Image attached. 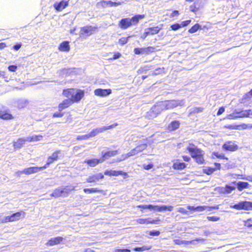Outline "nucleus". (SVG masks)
I'll use <instances>...</instances> for the list:
<instances>
[{
	"label": "nucleus",
	"mask_w": 252,
	"mask_h": 252,
	"mask_svg": "<svg viewBox=\"0 0 252 252\" xmlns=\"http://www.w3.org/2000/svg\"><path fill=\"white\" fill-rule=\"evenodd\" d=\"M184 105L183 100H169L160 102L152 108L153 112L159 113L163 110L173 109L178 106Z\"/></svg>",
	"instance_id": "f257e3e1"
},
{
	"label": "nucleus",
	"mask_w": 252,
	"mask_h": 252,
	"mask_svg": "<svg viewBox=\"0 0 252 252\" xmlns=\"http://www.w3.org/2000/svg\"><path fill=\"white\" fill-rule=\"evenodd\" d=\"M144 15H137L131 18H124L119 22V26L122 29H126L132 25H136L139 20L144 18Z\"/></svg>",
	"instance_id": "f03ea898"
},
{
	"label": "nucleus",
	"mask_w": 252,
	"mask_h": 252,
	"mask_svg": "<svg viewBox=\"0 0 252 252\" xmlns=\"http://www.w3.org/2000/svg\"><path fill=\"white\" fill-rule=\"evenodd\" d=\"M231 208L235 209L236 210H245L250 211L252 210V202L250 201H241L238 203L234 205L230 206Z\"/></svg>",
	"instance_id": "7ed1b4c3"
},
{
	"label": "nucleus",
	"mask_w": 252,
	"mask_h": 252,
	"mask_svg": "<svg viewBox=\"0 0 252 252\" xmlns=\"http://www.w3.org/2000/svg\"><path fill=\"white\" fill-rule=\"evenodd\" d=\"M193 158L201 155H204V152L198 148L193 144H189L187 148Z\"/></svg>",
	"instance_id": "20e7f679"
},
{
	"label": "nucleus",
	"mask_w": 252,
	"mask_h": 252,
	"mask_svg": "<svg viewBox=\"0 0 252 252\" xmlns=\"http://www.w3.org/2000/svg\"><path fill=\"white\" fill-rule=\"evenodd\" d=\"M96 28L91 26H87L81 28L80 36L84 35L89 36L92 34L96 30Z\"/></svg>",
	"instance_id": "39448f33"
},
{
	"label": "nucleus",
	"mask_w": 252,
	"mask_h": 252,
	"mask_svg": "<svg viewBox=\"0 0 252 252\" xmlns=\"http://www.w3.org/2000/svg\"><path fill=\"white\" fill-rule=\"evenodd\" d=\"M122 4L121 2H113L111 0H102L97 3V6L102 7L118 6Z\"/></svg>",
	"instance_id": "423d86ee"
},
{
	"label": "nucleus",
	"mask_w": 252,
	"mask_h": 252,
	"mask_svg": "<svg viewBox=\"0 0 252 252\" xmlns=\"http://www.w3.org/2000/svg\"><path fill=\"white\" fill-rule=\"evenodd\" d=\"M112 93L111 89H97L94 90V94L95 95L105 97L109 95Z\"/></svg>",
	"instance_id": "0eeeda50"
},
{
	"label": "nucleus",
	"mask_w": 252,
	"mask_h": 252,
	"mask_svg": "<svg viewBox=\"0 0 252 252\" xmlns=\"http://www.w3.org/2000/svg\"><path fill=\"white\" fill-rule=\"evenodd\" d=\"M73 95L72 96L71 100L72 102H78L79 101L84 95V91L82 90H76L74 89Z\"/></svg>",
	"instance_id": "6e6552de"
},
{
	"label": "nucleus",
	"mask_w": 252,
	"mask_h": 252,
	"mask_svg": "<svg viewBox=\"0 0 252 252\" xmlns=\"http://www.w3.org/2000/svg\"><path fill=\"white\" fill-rule=\"evenodd\" d=\"M237 186V188L239 191H242L245 189H248L249 187V184L248 182L240 181L236 182L235 181L233 182L231 184Z\"/></svg>",
	"instance_id": "1a4fd4ad"
},
{
	"label": "nucleus",
	"mask_w": 252,
	"mask_h": 252,
	"mask_svg": "<svg viewBox=\"0 0 252 252\" xmlns=\"http://www.w3.org/2000/svg\"><path fill=\"white\" fill-rule=\"evenodd\" d=\"M67 1L62 0L59 3H56L54 4L55 9L58 11H61L68 6Z\"/></svg>",
	"instance_id": "9d476101"
},
{
	"label": "nucleus",
	"mask_w": 252,
	"mask_h": 252,
	"mask_svg": "<svg viewBox=\"0 0 252 252\" xmlns=\"http://www.w3.org/2000/svg\"><path fill=\"white\" fill-rule=\"evenodd\" d=\"M118 154V151H111L104 153L103 151L102 152V157L101 158V161L103 162L106 159L113 157Z\"/></svg>",
	"instance_id": "9b49d317"
},
{
	"label": "nucleus",
	"mask_w": 252,
	"mask_h": 252,
	"mask_svg": "<svg viewBox=\"0 0 252 252\" xmlns=\"http://www.w3.org/2000/svg\"><path fill=\"white\" fill-rule=\"evenodd\" d=\"M63 240L62 237H57L51 238L46 243V245L48 246H53L60 244Z\"/></svg>",
	"instance_id": "f8f14e48"
},
{
	"label": "nucleus",
	"mask_w": 252,
	"mask_h": 252,
	"mask_svg": "<svg viewBox=\"0 0 252 252\" xmlns=\"http://www.w3.org/2000/svg\"><path fill=\"white\" fill-rule=\"evenodd\" d=\"M222 147L225 150L230 151H235L238 149L237 145L231 142L224 144Z\"/></svg>",
	"instance_id": "ddd939ff"
},
{
	"label": "nucleus",
	"mask_w": 252,
	"mask_h": 252,
	"mask_svg": "<svg viewBox=\"0 0 252 252\" xmlns=\"http://www.w3.org/2000/svg\"><path fill=\"white\" fill-rule=\"evenodd\" d=\"M25 216V213L23 211L14 213L11 215L12 221L19 220L21 218H24Z\"/></svg>",
	"instance_id": "4468645a"
},
{
	"label": "nucleus",
	"mask_w": 252,
	"mask_h": 252,
	"mask_svg": "<svg viewBox=\"0 0 252 252\" xmlns=\"http://www.w3.org/2000/svg\"><path fill=\"white\" fill-rule=\"evenodd\" d=\"M73 103L72 100L70 99H66L64 100L59 105V110L62 111L63 110L69 106Z\"/></svg>",
	"instance_id": "2eb2a0df"
},
{
	"label": "nucleus",
	"mask_w": 252,
	"mask_h": 252,
	"mask_svg": "<svg viewBox=\"0 0 252 252\" xmlns=\"http://www.w3.org/2000/svg\"><path fill=\"white\" fill-rule=\"evenodd\" d=\"M180 126V122L179 121H173L168 126L167 129L170 131H175Z\"/></svg>",
	"instance_id": "dca6fc26"
},
{
	"label": "nucleus",
	"mask_w": 252,
	"mask_h": 252,
	"mask_svg": "<svg viewBox=\"0 0 252 252\" xmlns=\"http://www.w3.org/2000/svg\"><path fill=\"white\" fill-rule=\"evenodd\" d=\"M160 30H161V28L158 26L147 28L146 29V34L147 35H154L158 33Z\"/></svg>",
	"instance_id": "f3484780"
},
{
	"label": "nucleus",
	"mask_w": 252,
	"mask_h": 252,
	"mask_svg": "<svg viewBox=\"0 0 252 252\" xmlns=\"http://www.w3.org/2000/svg\"><path fill=\"white\" fill-rule=\"evenodd\" d=\"M236 114H238L239 118L243 117H250L252 116V110H242L240 112H236Z\"/></svg>",
	"instance_id": "a211bd4d"
},
{
	"label": "nucleus",
	"mask_w": 252,
	"mask_h": 252,
	"mask_svg": "<svg viewBox=\"0 0 252 252\" xmlns=\"http://www.w3.org/2000/svg\"><path fill=\"white\" fill-rule=\"evenodd\" d=\"M39 171L38 167H31L23 170V172L27 175L37 173Z\"/></svg>",
	"instance_id": "6ab92c4d"
},
{
	"label": "nucleus",
	"mask_w": 252,
	"mask_h": 252,
	"mask_svg": "<svg viewBox=\"0 0 252 252\" xmlns=\"http://www.w3.org/2000/svg\"><path fill=\"white\" fill-rule=\"evenodd\" d=\"M137 222L139 224H149V223H156L157 220H151V219H138L136 220Z\"/></svg>",
	"instance_id": "aec40b11"
},
{
	"label": "nucleus",
	"mask_w": 252,
	"mask_h": 252,
	"mask_svg": "<svg viewBox=\"0 0 252 252\" xmlns=\"http://www.w3.org/2000/svg\"><path fill=\"white\" fill-rule=\"evenodd\" d=\"M188 209L189 210H192V211H196V212H201V211H204L205 210H208V206H197V207H195L194 206H188Z\"/></svg>",
	"instance_id": "412c9836"
},
{
	"label": "nucleus",
	"mask_w": 252,
	"mask_h": 252,
	"mask_svg": "<svg viewBox=\"0 0 252 252\" xmlns=\"http://www.w3.org/2000/svg\"><path fill=\"white\" fill-rule=\"evenodd\" d=\"M59 49L61 51L68 52L70 50L69 42L68 41L62 42L60 44Z\"/></svg>",
	"instance_id": "4be33fe9"
},
{
	"label": "nucleus",
	"mask_w": 252,
	"mask_h": 252,
	"mask_svg": "<svg viewBox=\"0 0 252 252\" xmlns=\"http://www.w3.org/2000/svg\"><path fill=\"white\" fill-rule=\"evenodd\" d=\"M61 153L60 150L55 152L53 154L48 158V160L52 163L54 161L57 160L58 158V155Z\"/></svg>",
	"instance_id": "5701e85b"
},
{
	"label": "nucleus",
	"mask_w": 252,
	"mask_h": 252,
	"mask_svg": "<svg viewBox=\"0 0 252 252\" xmlns=\"http://www.w3.org/2000/svg\"><path fill=\"white\" fill-rule=\"evenodd\" d=\"M124 173L123 171H118L115 170H107L104 172L105 175L117 176L119 175H123Z\"/></svg>",
	"instance_id": "b1692460"
},
{
	"label": "nucleus",
	"mask_w": 252,
	"mask_h": 252,
	"mask_svg": "<svg viewBox=\"0 0 252 252\" xmlns=\"http://www.w3.org/2000/svg\"><path fill=\"white\" fill-rule=\"evenodd\" d=\"M85 162L87 163V164L91 167H94L98 163L102 162L101 161V158H100L99 159H89V160L85 161Z\"/></svg>",
	"instance_id": "393cba45"
},
{
	"label": "nucleus",
	"mask_w": 252,
	"mask_h": 252,
	"mask_svg": "<svg viewBox=\"0 0 252 252\" xmlns=\"http://www.w3.org/2000/svg\"><path fill=\"white\" fill-rule=\"evenodd\" d=\"M72 72V70L70 68H64L60 71L59 75L63 77L67 76L70 75Z\"/></svg>",
	"instance_id": "a878e982"
},
{
	"label": "nucleus",
	"mask_w": 252,
	"mask_h": 252,
	"mask_svg": "<svg viewBox=\"0 0 252 252\" xmlns=\"http://www.w3.org/2000/svg\"><path fill=\"white\" fill-rule=\"evenodd\" d=\"M236 189V187L234 185V186L226 185L223 189H222L221 191L223 193H230L232 191L235 190Z\"/></svg>",
	"instance_id": "bb28decb"
},
{
	"label": "nucleus",
	"mask_w": 252,
	"mask_h": 252,
	"mask_svg": "<svg viewBox=\"0 0 252 252\" xmlns=\"http://www.w3.org/2000/svg\"><path fill=\"white\" fill-rule=\"evenodd\" d=\"M24 144L25 141L24 138H22L18 139L16 142H14L13 146L15 149H20Z\"/></svg>",
	"instance_id": "cd10ccee"
},
{
	"label": "nucleus",
	"mask_w": 252,
	"mask_h": 252,
	"mask_svg": "<svg viewBox=\"0 0 252 252\" xmlns=\"http://www.w3.org/2000/svg\"><path fill=\"white\" fill-rule=\"evenodd\" d=\"M74 89H68L67 90H64L63 92V94L64 96L67 97H71L73 95Z\"/></svg>",
	"instance_id": "c85d7f7f"
},
{
	"label": "nucleus",
	"mask_w": 252,
	"mask_h": 252,
	"mask_svg": "<svg viewBox=\"0 0 252 252\" xmlns=\"http://www.w3.org/2000/svg\"><path fill=\"white\" fill-rule=\"evenodd\" d=\"M0 118L3 120H10L12 118L11 114L0 110Z\"/></svg>",
	"instance_id": "c756f323"
},
{
	"label": "nucleus",
	"mask_w": 252,
	"mask_h": 252,
	"mask_svg": "<svg viewBox=\"0 0 252 252\" xmlns=\"http://www.w3.org/2000/svg\"><path fill=\"white\" fill-rule=\"evenodd\" d=\"M186 167V164L184 162H176L173 165L174 169H183Z\"/></svg>",
	"instance_id": "7c9ffc66"
},
{
	"label": "nucleus",
	"mask_w": 252,
	"mask_h": 252,
	"mask_svg": "<svg viewBox=\"0 0 252 252\" xmlns=\"http://www.w3.org/2000/svg\"><path fill=\"white\" fill-rule=\"evenodd\" d=\"M117 125V124H115V125H110L109 126H102L100 127H97V131H98V133H100L103 132V131H104L106 130L111 129V128H113L114 127V126H116Z\"/></svg>",
	"instance_id": "2f4dec72"
},
{
	"label": "nucleus",
	"mask_w": 252,
	"mask_h": 252,
	"mask_svg": "<svg viewBox=\"0 0 252 252\" xmlns=\"http://www.w3.org/2000/svg\"><path fill=\"white\" fill-rule=\"evenodd\" d=\"M151 247L149 246H143L141 247H136L133 249L135 252H144L151 249Z\"/></svg>",
	"instance_id": "473e14b6"
},
{
	"label": "nucleus",
	"mask_w": 252,
	"mask_h": 252,
	"mask_svg": "<svg viewBox=\"0 0 252 252\" xmlns=\"http://www.w3.org/2000/svg\"><path fill=\"white\" fill-rule=\"evenodd\" d=\"M147 144L146 143L142 144L135 147V150H136V153H138L145 150L147 148Z\"/></svg>",
	"instance_id": "72a5a7b5"
},
{
	"label": "nucleus",
	"mask_w": 252,
	"mask_h": 252,
	"mask_svg": "<svg viewBox=\"0 0 252 252\" xmlns=\"http://www.w3.org/2000/svg\"><path fill=\"white\" fill-rule=\"evenodd\" d=\"M84 191L87 193H91L94 192H101L102 191L97 188L84 189Z\"/></svg>",
	"instance_id": "f704fd0d"
},
{
	"label": "nucleus",
	"mask_w": 252,
	"mask_h": 252,
	"mask_svg": "<svg viewBox=\"0 0 252 252\" xmlns=\"http://www.w3.org/2000/svg\"><path fill=\"white\" fill-rule=\"evenodd\" d=\"M51 195L55 197H62L63 194H62L61 188L56 189Z\"/></svg>",
	"instance_id": "c9c22d12"
},
{
	"label": "nucleus",
	"mask_w": 252,
	"mask_h": 252,
	"mask_svg": "<svg viewBox=\"0 0 252 252\" xmlns=\"http://www.w3.org/2000/svg\"><path fill=\"white\" fill-rule=\"evenodd\" d=\"M134 52L136 55L146 54L145 48H136L134 50Z\"/></svg>",
	"instance_id": "e433bc0d"
},
{
	"label": "nucleus",
	"mask_w": 252,
	"mask_h": 252,
	"mask_svg": "<svg viewBox=\"0 0 252 252\" xmlns=\"http://www.w3.org/2000/svg\"><path fill=\"white\" fill-rule=\"evenodd\" d=\"M174 242L176 244H177V245H181V244H188V243H189V244H194V241H183V240H180V239H176L174 240Z\"/></svg>",
	"instance_id": "4c0bfd02"
},
{
	"label": "nucleus",
	"mask_w": 252,
	"mask_h": 252,
	"mask_svg": "<svg viewBox=\"0 0 252 252\" xmlns=\"http://www.w3.org/2000/svg\"><path fill=\"white\" fill-rule=\"evenodd\" d=\"M216 170L215 168L206 167L203 169L204 173L207 175H211Z\"/></svg>",
	"instance_id": "58836bf2"
},
{
	"label": "nucleus",
	"mask_w": 252,
	"mask_h": 252,
	"mask_svg": "<svg viewBox=\"0 0 252 252\" xmlns=\"http://www.w3.org/2000/svg\"><path fill=\"white\" fill-rule=\"evenodd\" d=\"M173 207L172 206H166V205H162L160 206V212L168 211H172L173 210Z\"/></svg>",
	"instance_id": "ea45409f"
},
{
	"label": "nucleus",
	"mask_w": 252,
	"mask_h": 252,
	"mask_svg": "<svg viewBox=\"0 0 252 252\" xmlns=\"http://www.w3.org/2000/svg\"><path fill=\"white\" fill-rule=\"evenodd\" d=\"M63 188L64 189L66 193H67L68 194L71 191L75 189V187L73 186H65L64 187H63Z\"/></svg>",
	"instance_id": "a19ab883"
},
{
	"label": "nucleus",
	"mask_w": 252,
	"mask_h": 252,
	"mask_svg": "<svg viewBox=\"0 0 252 252\" xmlns=\"http://www.w3.org/2000/svg\"><path fill=\"white\" fill-rule=\"evenodd\" d=\"M203 155H201L198 157H196L194 159H195L196 162L198 164H203L204 161V159L203 158Z\"/></svg>",
	"instance_id": "79ce46f5"
},
{
	"label": "nucleus",
	"mask_w": 252,
	"mask_h": 252,
	"mask_svg": "<svg viewBox=\"0 0 252 252\" xmlns=\"http://www.w3.org/2000/svg\"><path fill=\"white\" fill-rule=\"evenodd\" d=\"M42 138V136L40 135H34L31 136L32 142L39 141L41 140Z\"/></svg>",
	"instance_id": "37998d69"
},
{
	"label": "nucleus",
	"mask_w": 252,
	"mask_h": 252,
	"mask_svg": "<svg viewBox=\"0 0 252 252\" xmlns=\"http://www.w3.org/2000/svg\"><path fill=\"white\" fill-rule=\"evenodd\" d=\"M199 27L200 26L198 24H195L189 30V32L191 33L195 32L198 30Z\"/></svg>",
	"instance_id": "c03bdc74"
},
{
	"label": "nucleus",
	"mask_w": 252,
	"mask_h": 252,
	"mask_svg": "<svg viewBox=\"0 0 252 252\" xmlns=\"http://www.w3.org/2000/svg\"><path fill=\"white\" fill-rule=\"evenodd\" d=\"M98 134H99L98 131H97V128L93 129L89 133H88V135L90 137V138L94 137L95 136L97 135Z\"/></svg>",
	"instance_id": "a18cd8bd"
},
{
	"label": "nucleus",
	"mask_w": 252,
	"mask_h": 252,
	"mask_svg": "<svg viewBox=\"0 0 252 252\" xmlns=\"http://www.w3.org/2000/svg\"><path fill=\"white\" fill-rule=\"evenodd\" d=\"M7 222H12L11 216H6L3 219H0V223H5Z\"/></svg>",
	"instance_id": "49530a36"
},
{
	"label": "nucleus",
	"mask_w": 252,
	"mask_h": 252,
	"mask_svg": "<svg viewBox=\"0 0 252 252\" xmlns=\"http://www.w3.org/2000/svg\"><path fill=\"white\" fill-rule=\"evenodd\" d=\"M130 37V36H128L127 37H122L119 40V43L121 45H124L126 44L127 42L128 39Z\"/></svg>",
	"instance_id": "de8ad7c7"
},
{
	"label": "nucleus",
	"mask_w": 252,
	"mask_h": 252,
	"mask_svg": "<svg viewBox=\"0 0 252 252\" xmlns=\"http://www.w3.org/2000/svg\"><path fill=\"white\" fill-rule=\"evenodd\" d=\"M207 218L209 221H217L220 220V218L217 216H208Z\"/></svg>",
	"instance_id": "09e8293b"
},
{
	"label": "nucleus",
	"mask_w": 252,
	"mask_h": 252,
	"mask_svg": "<svg viewBox=\"0 0 252 252\" xmlns=\"http://www.w3.org/2000/svg\"><path fill=\"white\" fill-rule=\"evenodd\" d=\"M95 181H97L95 175L92 176H89L87 179V182L88 183H93Z\"/></svg>",
	"instance_id": "8fccbe9b"
},
{
	"label": "nucleus",
	"mask_w": 252,
	"mask_h": 252,
	"mask_svg": "<svg viewBox=\"0 0 252 252\" xmlns=\"http://www.w3.org/2000/svg\"><path fill=\"white\" fill-rule=\"evenodd\" d=\"M89 138H90V137H89L88 134H85L84 135H78V136H77L76 139L78 140H87Z\"/></svg>",
	"instance_id": "3c124183"
},
{
	"label": "nucleus",
	"mask_w": 252,
	"mask_h": 252,
	"mask_svg": "<svg viewBox=\"0 0 252 252\" xmlns=\"http://www.w3.org/2000/svg\"><path fill=\"white\" fill-rule=\"evenodd\" d=\"M182 27L181 25L180 24H175L171 26V29L173 31H177Z\"/></svg>",
	"instance_id": "603ef678"
},
{
	"label": "nucleus",
	"mask_w": 252,
	"mask_h": 252,
	"mask_svg": "<svg viewBox=\"0 0 252 252\" xmlns=\"http://www.w3.org/2000/svg\"><path fill=\"white\" fill-rule=\"evenodd\" d=\"M203 110V108L201 107H195L191 109L190 113H196L201 112Z\"/></svg>",
	"instance_id": "864d4df0"
},
{
	"label": "nucleus",
	"mask_w": 252,
	"mask_h": 252,
	"mask_svg": "<svg viewBox=\"0 0 252 252\" xmlns=\"http://www.w3.org/2000/svg\"><path fill=\"white\" fill-rule=\"evenodd\" d=\"M177 211L184 215L188 214V211L183 207H179L177 209Z\"/></svg>",
	"instance_id": "5fc2aeb1"
},
{
	"label": "nucleus",
	"mask_w": 252,
	"mask_h": 252,
	"mask_svg": "<svg viewBox=\"0 0 252 252\" xmlns=\"http://www.w3.org/2000/svg\"><path fill=\"white\" fill-rule=\"evenodd\" d=\"M227 118L228 119H237L238 118H239V116H238V114H236V112L235 113H233V114H231L230 115H229L227 117Z\"/></svg>",
	"instance_id": "6e6d98bb"
},
{
	"label": "nucleus",
	"mask_w": 252,
	"mask_h": 252,
	"mask_svg": "<svg viewBox=\"0 0 252 252\" xmlns=\"http://www.w3.org/2000/svg\"><path fill=\"white\" fill-rule=\"evenodd\" d=\"M155 49V48H154L153 47H151V46L145 48L146 54H148L150 53L154 52Z\"/></svg>",
	"instance_id": "4d7b16f0"
},
{
	"label": "nucleus",
	"mask_w": 252,
	"mask_h": 252,
	"mask_svg": "<svg viewBox=\"0 0 252 252\" xmlns=\"http://www.w3.org/2000/svg\"><path fill=\"white\" fill-rule=\"evenodd\" d=\"M51 164V163L47 160V162L44 166H42V167H38L39 171L47 168L49 166V165Z\"/></svg>",
	"instance_id": "13d9d810"
},
{
	"label": "nucleus",
	"mask_w": 252,
	"mask_h": 252,
	"mask_svg": "<svg viewBox=\"0 0 252 252\" xmlns=\"http://www.w3.org/2000/svg\"><path fill=\"white\" fill-rule=\"evenodd\" d=\"M137 153H136V150H135V148H134L133 150H131L129 152L127 153L126 154V156L129 157L135 155Z\"/></svg>",
	"instance_id": "bf43d9fd"
},
{
	"label": "nucleus",
	"mask_w": 252,
	"mask_h": 252,
	"mask_svg": "<svg viewBox=\"0 0 252 252\" xmlns=\"http://www.w3.org/2000/svg\"><path fill=\"white\" fill-rule=\"evenodd\" d=\"M114 252H130V250L127 249H117L114 250Z\"/></svg>",
	"instance_id": "052dcab7"
},
{
	"label": "nucleus",
	"mask_w": 252,
	"mask_h": 252,
	"mask_svg": "<svg viewBox=\"0 0 252 252\" xmlns=\"http://www.w3.org/2000/svg\"><path fill=\"white\" fill-rule=\"evenodd\" d=\"M8 68L10 71L15 72L17 68V66L16 65H9Z\"/></svg>",
	"instance_id": "680f3d73"
},
{
	"label": "nucleus",
	"mask_w": 252,
	"mask_h": 252,
	"mask_svg": "<svg viewBox=\"0 0 252 252\" xmlns=\"http://www.w3.org/2000/svg\"><path fill=\"white\" fill-rule=\"evenodd\" d=\"M150 234L152 236H157L160 234V232L157 230L152 231L150 232Z\"/></svg>",
	"instance_id": "e2e57ef3"
},
{
	"label": "nucleus",
	"mask_w": 252,
	"mask_h": 252,
	"mask_svg": "<svg viewBox=\"0 0 252 252\" xmlns=\"http://www.w3.org/2000/svg\"><path fill=\"white\" fill-rule=\"evenodd\" d=\"M153 167V165L152 163H150L147 165H146V164L143 165V167L146 170H149V169L152 168Z\"/></svg>",
	"instance_id": "0e129e2a"
},
{
	"label": "nucleus",
	"mask_w": 252,
	"mask_h": 252,
	"mask_svg": "<svg viewBox=\"0 0 252 252\" xmlns=\"http://www.w3.org/2000/svg\"><path fill=\"white\" fill-rule=\"evenodd\" d=\"M190 20H186L182 22L180 25H181L182 27H186L188 26L190 23Z\"/></svg>",
	"instance_id": "69168bd1"
},
{
	"label": "nucleus",
	"mask_w": 252,
	"mask_h": 252,
	"mask_svg": "<svg viewBox=\"0 0 252 252\" xmlns=\"http://www.w3.org/2000/svg\"><path fill=\"white\" fill-rule=\"evenodd\" d=\"M251 97H252V89L244 96V98L246 99Z\"/></svg>",
	"instance_id": "338daca9"
},
{
	"label": "nucleus",
	"mask_w": 252,
	"mask_h": 252,
	"mask_svg": "<svg viewBox=\"0 0 252 252\" xmlns=\"http://www.w3.org/2000/svg\"><path fill=\"white\" fill-rule=\"evenodd\" d=\"M225 109L223 107H221L219 108L218 112H217V115L219 116L222 114L224 112Z\"/></svg>",
	"instance_id": "774afa93"
}]
</instances>
